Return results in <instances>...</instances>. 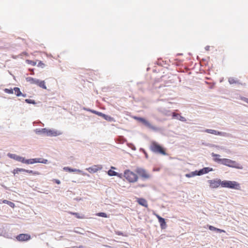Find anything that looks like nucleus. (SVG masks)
I'll return each instance as SVG.
<instances>
[{
	"mask_svg": "<svg viewBox=\"0 0 248 248\" xmlns=\"http://www.w3.org/2000/svg\"><path fill=\"white\" fill-rule=\"evenodd\" d=\"M150 149L153 152L162 155H167L165 149L155 141H152L150 146Z\"/></svg>",
	"mask_w": 248,
	"mask_h": 248,
	"instance_id": "obj_1",
	"label": "nucleus"
},
{
	"mask_svg": "<svg viewBox=\"0 0 248 248\" xmlns=\"http://www.w3.org/2000/svg\"><path fill=\"white\" fill-rule=\"evenodd\" d=\"M124 176L129 183L136 182L139 179L136 173L129 170H126L124 171Z\"/></svg>",
	"mask_w": 248,
	"mask_h": 248,
	"instance_id": "obj_2",
	"label": "nucleus"
},
{
	"mask_svg": "<svg viewBox=\"0 0 248 248\" xmlns=\"http://www.w3.org/2000/svg\"><path fill=\"white\" fill-rule=\"evenodd\" d=\"M222 164L224 165L228 166L231 168H234L238 169H242L243 167L240 164L237 163L236 162L233 160H232L230 159L222 158Z\"/></svg>",
	"mask_w": 248,
	"mask_h": 248,
	"instance_id": "obj_3",
	"label": "nucleus"
},
{
	"mask_svg": "<svg viewBox=\"0 0 248 248\" xmlns=\"http://www.w3.org/2000/svg\"><path fill=\"white\" fill-rule=\"evenodd\" d=\"M222 187L233 188L235 189H240V184L235 181H222Z\"/></svg>",
	"mask_w": 248,
	"mask_h": 248,
	"instance_id": "obj_4",
	"label": "nucleus"
},
{
	"mask_svg": "<svg viewBox=\"0 0 248 248\" xmlns=\"http://www.w3.org/2000/svg\"><path fill=\"white\" fill-rule=\"evenodd\" d=\"M37 133H46L47 136H57L62 134V132L56 130H47L46 128H42L41 129H36Z\"/></svg>",
	"mask_w": 248,
	"mask_h": 248,
	"instance_id": "obj_5",
	"label": "nucleus"
},
{
	"mask_svg": "<svg viewBox=\"0 0 248 248\" xmlns=\"http://www.w3.org/2000/svg\"><path fill=\"white\" fill-rule=\"evenodd\" d=\"M136 172L143 179H148L151 175L145 169L141 168H138L136 170Z\"/></svg>",
	"mask_w": 248,
	"mask_h": 248,
	"instance_id": "obj_6",
	"label": "nucleus"
},
{
	"mask_svg": "<svg viewBox=\"0 0 248 248\" xmlns=\"http://www.w3.org/2000/svg\"><path fill=\"white\" fill-rule=\"evenodd\" d=\"M22 163L27 164H33L35 163L46 164L47 163V160L42 158H36L30 159H25L24 158V160H23Z\"/></svg>",
	"mask_w": 248,
	"mask_h": 248,
	"instance_id": "obj_7",
	"label": "nucleus"
},
{
	"mask_svg": "<svg viewBox=\"0 0 248 248\" xmlns=\"http://www.w3.org/2000/svg\"><path fill=\"white\" fill-rule=\"evenodd\" d=\"M209 186L211 188L218 187L220 185L222 186V181L220 179H214L208 181Z\"/></svg>",
	"mask_w": 248,
	"mask_h": 248,
	"instance_id": "obj_8",
	"label": "nucleus"
},
{
	"mask_svg": "<svg viewBox=\"0 0 248 248\" xmlns=\"http://www.w3.org/2000/svg\"><path fill=\"white\" fill-rule=\"evenodd\" d=\"M16 239L19 241H25L31 239L30 235L28 234H20L16 237Z\"/></svg>",
	"mask_w": 248,
	"mask_h": 248,
	"instance_id": "obj_9",
	"label": "nucleus"
},
{
	"mask_svg": "<svg viewBox=\"0 0 248 248\" xmlns=\"http://www.w3.org/2000/svg\"><path fill=\"white\" fill-rule=\"evenodd\" d=\"M102 168L100 165H94L87 169V170L90 173H95L101 170Z\"/></svg>",
	"mask_w": 248,
	"mask_h": 248,
	"instance_id": "obj_10",
	"label": "nucleus"
},
{
	"mask_svg": "<svg viewBox=\"0 0 248 248\" xmlns=\"http://www.w3.org/2000/svg\"><path fill=\"white\" fill-rule=\"evenodd\" d=\"M155 215L157 218L161 228L162 229L165 228L166 226L165 219L162 218V217H161L157 214H155Z\"/></svg>",
	"mask_w": 248,
	"mask_h": 248,
	"instance_id": "obj_11",
	"label": "nucleus"
},
{
	"mask_svg": "<svg viewBox=\"0 0 248 248\" xmlns=\"http://www.w3.org/2000/svg\"><path fill=\"white\" fill-rule=\"evenodd\" d=\"M213 170L212 168L206 167L200 170L199 171H197V175H201L203 174L207 173L209 171H211Z\"/></svg>",
	"mask_w": 248,
	"mask_h": 248,
	"instance_id": "obj_12",
	"label": "nucleus"
},
{
	"mask_svg": "<svg viewBox=\"0 0 248 248\" xmlns=\"http://www.w3.org/2000/svg\"><path fill=\"white\" fill-rule=\"evenodd\" d=\"M172 118L181 121L182 122H186V119L182 116L180 114L176 113H172Z\"/></svg>",
	"mask_w": 248,
	"mask_h": 248,
	"instance_id": "obj_13",
	"label": "nucleus"
},
{
	"mask_svg": "<svg viewBox=\"0 0 248 248\" xmlns=\"http://www.w3.org/2000/svg\"><path fill=\"white\" fill-rule=\"evenodd\" d=\"M8 155L11 158H13L18 161L22 162L23 160H24V157L17 155L15 154H9Z\"/></svg>",
	"mask_w": 248,
	"mask_h": 248,
	"instance_id": "obj_14",
	"label": "nucleus"
},
{
	"mask_svg": "<svg viewBox=\"0 0 248 248\" xmlns=\"http://www.w3.org/2000/svg\"><path fill=\"white\" fill-rule=\"evenodd\" d=\"M137 202H138V203L139 204H140L145 207H146V208L148 207V203H147V201L145 199H144L143 198H138L137 199Z\"/></svg>",
	"mask_w": 248,
	"mask_h": 248,
	"instance_id": "obj_15",
	"label": "nucleus"
},
{
	"mask_svg": "<svg viewBox=\"0 0 248 248\" xmlns=\"http://www.w3.org/2000/svg\"><path fill=\"white\" fill-rule=\"evenodd\" d=\"M26 80L28 82H30L32 84H36L38 85V83H39V79L34 78L31 77H27L26 78Z\"/></svg>",
	"mask_w": 248,
	"mask_h": 248,
	"instance_id": "obj_16",
	"label": "nucleus"
},
{
	"mask_svg": "<svg viewBox=\"0 0 248 248\" xmlns=\"http://www.w3.org/2000/svg\"><path fill=\"white\" fill-rule=\"evenodd\" d=\"M133 118L137 120V122L142 123V124H150L148 122L143 118L139 117H134Z\"/></svg>",
	"mask_w": 248,
	"mask_h": 248,
	"instance_id": "obj_17",
	"label": "nucleus"
},
{
	"mask_svg": "<svg viewBox=\"0 0 248 248\" xmlns=\"http://www.w3.org/2000/svg\"><path fill=\"white\" fill-rule=\"evenodd\" d=\"M211 155L212 156L214 157L213 159L215 162H221L222 163V159L220 158V155L216 154L214 153H212Z\"/></svg>",
	"mask_w": 248,
	"mask_h": 248,
	"instance_id": "obj_18",
	"label": "nucleus"
},
{
	"mask_svg": "<svg viewBox=\"0 0 248 248\" xmlns=\"http://www.w3.org/2000/svg\"><path fill=\"white\" fill-rule=\"evenodd\" d=\"M69 213L71 215H74L78 219H83L85 218V217L82 214H80L78 213L69 212Z\"/></svg>",
	"mask_w": 248,
	"mask_h": 248,
	"instance_id": "obj_19",
	"label": "nucleus"
},
{
	"mask_svg": "<svg viewBox=\"0 0 248 248\" xmlns=\"http://www.w3.org/2000/svg\"><path fill=\"white\" fill-rule=\"evenodd\" d=\"M102 118L104 119H105L109 122H115V120L113 118L110 117V116L107 115L105 114Z\"/></svg>",
	"mask_w": 248,
	"mask_h": 248,
	"instance_id": "obj_20",
	"label": "nucleus"
},
{
	"mask_svg": "<svg viewBox=\"0 0 248 248\" xmlns=\"http://www.w3.org/2000/svg\"><path fill=\"white\" fill-rule=\"evenodd\" d=\"M205 131L207 133L213 134L215 135H220L221 132H218L216 130H213V129H206Z\"/></svg>",
	"mask_w": 248,
	"mask_h": 248,
	"instance_id": "obj_21",
	"label": "nucleus"
},
{
	"mask_svg": "<svg viewBox=\"0 0 248 248\" xmlns=\"http://www.w3.org/2000/svg\"><path fill=\"white\" fill-rule=\"evenodd\" d=\"M14 90L15 94H16V95L17 96H20L21 95V94H22V93L20 91V89L19 88H18V87H15L14 88Z\"/></svg>",
	"mask_w": 248,
	"mask_h": 248,
	"instance_id": "obj_22",
	"label": "nucleus"
},
{
	"mask_svg": "<svg viewBox=\"0 0 248 248\" xmlns=\"http://www.w3.org/2000/svg\"><path fill=\"white\" fill-rule=\"evenodd\" d=\"M24 172L34 175H40V173L38 171H34L31 170H25L24 169Z\"/></svg>",
	"mask_w": 248,
	"mask_h": 248,
	"instance_id": "obj_23",
	"label": "nucleus"
},
{
	"mask_svg": "<svg viewBox=\"0 0 248 248\" xmlns=\"http://www.w3.org/2000/svg\"><path fill=\"white\" fill-rule=\"evenodd\" d=\"M24 172V169L21 168H16V169H14L13 171V173L14 175H16V174H18L19 172Z\"/></svg>",
	"mask_w": 248,
	"mask_h": 248,
	"instance_id": "obj_24",
	"label": "nucleus"
},
{
	"mask_svg": "<svg viewBox=\"0 0 248 248\" xmlns=\"http://www.w3.org/2000/svg\"><path fill=\"white\" fill-rule=\"evenodd\" d=\"M40 87L44 89H46V87L45 85V83L44 81H41L39 80V83H38V85Z\"/></svg>",
	"mask_w": 248,
	"mask_h": 248,
	"instance_id": "obj_25",
	"label": "nucleus"
},
{
	"mask_svg": "<svg viewBox=\"0 0 248 248\" xmlns=\"http://www.w3.org/2000/svg\"><path fill=\"white\" fill-rule=\"evenodd\" d=\"M196 175H197V171L191 172L190 173H187L186 174V176L187 178L192 177Z\"/></svg>",
	"mask_w": 248,
	"mask_h": 248,
	"instance_id": "obj_26",
	"label": "nucleus"
},
{
	"mask_svg": "<svg viewBox=\"0 0 248 248\" xmlns=\"http://www.w3.org/2000/svg\"><path fill=\"white\" fill-rule=\"evenodd\" d=\"M108 174L109 176H117L118 173L114 170H110L108 171Z\"/></svg>",
	"mask_w": 248,
	"mask_h": 248,
	"instance_id": "obj_27",
	"label": "nucleus"
},
{
	"mask_svg": "<svg viewBox=\"0 0 248 248\" xmlns=\"http://www.w3.org/2000/svg\"><path fill=\"white\" fill-rule=\"evenodd\" d=\"M90 110L93 113L96 114L97 115H98L100 117H103L104 115V114L102 113V112H98V111H95L94 110Z\"/></svg>",
	"mask_w": 248,
	"mask_h": 248,
	"instance_id": "obj_28",
	"label": "nucleus"
},
{
	"mask_svg": "<svg viewBox=\"0 0 248 248\" xmlns=\"http://www.w3.org/2000/svg\"><path fill=\"white\" fill-rule=\"evenodd\" d=\"M229 82L230 84H232L233 83H237L238 81L236 80L234 78H229Z\"/></svg>",
	"mask_w": 248,
	"mask_h": 248,
	"instance_id": "obj_29",
	"label": "nucleus"
},
{
	"mask_svg": "<svg viewBox=\"0 0 248 248\" xmlns=\"http://www.w3.org/2000/svg\"><path fill=\"white\" fill-rule=\"evenodd\" d=\"M97 216L99 217H108L107 215L105 213L100 212L98 213L97 214Z\"/></svg>",
	"mask_w": 248,
	"mask_h": 248,
	"instance_id": "obj_30",
	"label": "nucleus"
},
{
	"mask_svg": "<svg viewBox=\"0 0 248 248\" xmlns=\"http://www.w3.org/2000/svg\"><path fill=\"white\" fill-rule=\"evenodd\" d=\"M14 89H5L4 90V91L5 93H9V94H12L13 93H14Z\"/></svg>",
	"mask_w": 248,
	"mask_h": 248,
	"instance_id": "obj_31",
	"label": "nucleus"
},
{
	"mask_svg": "<svg viewBox=\"0 0 248 248\" xmlns=\"http://www.w3.org/2000/svg\"><path fill=\"white\" fill-rule=\"evenodd\" d=\"M25 102L28 104H35L36 103L34 100H31L29 99H25Z\"/></svg>",
	"mask_w": 248,
	"mask_h": 248,
	"instance_id": "obj_32",
	"label": "nucleus"
},
{
	"mask_svg": "<svg viewBox=\"0 0 248 248\" xmlns=\"http://www.w3.org/2000/svg\"><path fill=\"white\" fill-rule=\"evenodd\" d=\"M64 169L65 170H68L70 172H74V171H79V170H77L76 169H72L68 167L64 168Z\"/></svg>",
	"mask_w": 248,
	"mask_h": 248,
	"instance_id": "obj_33",
	"label": "nucleus"
},
{
	"mask_svg": "<svg viewBox=\"0 0 248 248\" xmlns=\"http://www.w3.org/2000/svg\"><path fill=\"white\" fill-rule=\"evenodd\" d=\"M26 62H27L28 63L30 64L32 66H34L36 64V62H35L31 61V60H27L26 61Z\"/></svg>",
	"mask_w": 248,
	"mask_h": 248,
	"instance_id": "obj_34",
	"label": "nucleus"
},
{
	"mask_svg": "<svg viewBox=\"0 0 248 248\" xmlns=\"http://www.w3.org/2000/svg\"><path fill=\"white\" fill-rule=\"evenodd\" d=\"M37 66L43 68H44L45 67V64L42 62L40 61L38 62Z\"/></svg>",
	"mask_w": 248,
	"mask_h": 248,
	"instance_id": "obj_35",
	"label": "nucleus"
},
{
	"mask_svg": "<svg viewBox=\"0 0 248 248\" xmlns=\"http://www.w3.org/2000/svg\"><path fill=\"white\" fill-rule=\"evenodd\" d=\"M6 204H8L11 207L14 208L15 207V204L11 202L7 201V203Z\"/></svg>",
	"mask_w": 248,
	"mask_h": 248,
	"instance_id": "obj_36",
	"label": "nucleus"
},
{
	"mask_svg": "<svg viewBox=\"0 0 248 248\" xmlns=\"http://www.w3.org/2000/svg\"><path fill=\"white\" fill-rule=\"evenodd\" d=\"M208 228L211 231H216L217 229V228L211 225L208 226Z\"/></svg>",
	"mask_w": 248,
	"mask_h": 248,
	"instance_id": "obj_37",
	"label": "nucleus"
},
{
	"mask_svg": "<svg viewBox=\"0 0 248 248\" xmlns=\"http://www.w3.org/2000/svg\"><path fill=\"white\" fill-rule=\"evenodd\" d=\"M3 203H7V200H0V204Z\"/></svg>",
	"mask_w": 248,
	"mask_h": 248,
	"instance_id": "obj_38",
	"label": "nucleus"
},
{
	"mask_svg": "<svg viewBox=\"0 0 248 248\" xmlns=\"http://www.w3.org/2000/svg\"><path fill=\"white\" fill-rule=\"evenodd\" d=\"M242 100L243 101H244V102L248 103V98H246V97H243V98H242Z\"/></svg>",
	"mask_w": 248,
	"mask_h": 248,
	"instance_id": "obj_39",
	"label": "nucleus"
},
{
	"mask_svg": "<svg viewBox=\"0 0 248 248\" xmlns=\"http://www.w3.org/2000/svg\"><path fill=\"white\" fill-rule=\"evenodd\" d=\"M216 231H217V232H225V231L224 230H221V229H218V228H217Z\"/></svg>",
	"mask_w": 248,
	"mask_h": 248,
	"instance_id": "obj_40",
	"label": "nucleus"
},
{
	"mask_svg": "<svg viewBox=\"0 0 248 248\" xmlns=\"http://www.w3.org/2000/svg\"><path fill=\"white\" fill-rule=\"evenodd\" d=\"M54 181L57 184H60L61 183L60 181L58 179H54Z\"/></svg>",
	"mask_w": 248,
	"mask_h": 248,
	"instance_id": "obj_41",
	"label": "nucleus"
},
{
	"mask_svg": "<svg viewBox=\"0 0 248 248\" xmlns=\"http://www.w3.org/2000/svg\"><path fill=\"white\" fill-rule=\"evenodd\" d=\"M209 48H210V46H205V49L207 51H208L209 50Z\"/></svg>",
	"mask_w": 248,
	"mask_h": 248,
	"instance_id": "obj_42",
	"label": "nucleus"
},
{
	"mask_svg": "<svg viewBox=\"0 0 248 248\" xmlns=\"http://www.w3.org/2000/svg\"><path fill=\"white\" fill-rule=\"evenodd\" d=\"M21 96H22L23 97H26L27 95H26V94H23V93H22V94H21Z\"/></svg>",
	"mask_w": 248,
	"mask_h": 248,
	"instance_id": "obj_43",
	"label": "nucleus"
},
{
	"mask_svg": "<svg viewBox=\"0 0 248 248\" xmlns=\"http://www.w3.org/2000/svg\"><path fill=\"white\" fill-rule=\"evenodd\" d=\"M78 248H86L85 247H83L82 246H80Z\"/></svg>",
	"mask_w": 248,
	"mask_h": 248,
	"instance_id": "obj_44",
	"label": "nucleus"
},
{
	"mask_svg": "<svg viewBox=\"0 0 248 248\" xmlns=\"http://www.w3.org/2000/svg\"><path fill=\"white\" fill-rule=\"evenodd\" d=\"M145 156H146V157H147V154H146V153H145Z\"/></svg>",
	"mask_w": 248,
	"mask_h": 248,
	"instance_id": "obj_45",
	"label": "nucleus"
},
{
	"mask_svg": "<svg viewBox=\"0 0 248 248\" xmlns=\"http://www.w3.org/2000/svg\"><path fill=\"white\" fill-rule=\"evenodd\" d=\"M33 124H37L36 123V122H34L33 123Z\"/></svg>",
	"mask_w": 248,
	"mask_h": 248,
	"instance_id": "obj_46",
	"label": "nucleus"
},
{
	"mask_svg": "<svg viewBox=\"0 0 248 248\" xmlns=\"http://www.w3.org/2000/svg\"><path fill=\"white\" fill-rule=\"evenodd\" d=\"M111 168H112V169H115V168H114V167H111Z\"/></svg>",
	"mask_w": 248,
	"mask_h": 248,
	"instance_id": "obj_47",
	"label": "nucleus"
}]
</instances>
